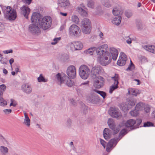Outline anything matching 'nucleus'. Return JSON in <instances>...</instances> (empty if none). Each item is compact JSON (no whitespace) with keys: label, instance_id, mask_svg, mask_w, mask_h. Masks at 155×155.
Listing matches in <instances>:
<instances>
[{"label":"nucleus","instance_id":"f257e3e1","mask_svg":"<svg viewBox=\"0 0 155 155\" xmlns=\"http://www.w3.org/2000/svg\"><path fill=\"white\" fill-rule=\"evenodd\" d=\"M96 52L98 55L97 61L103 66H106L110 64L112 61L110 54L108 52V48L107 44H104L96 49Z\"/></svg>","mask_w":155,"mask_h":155},{"label":"nucleus","instance_id":"f03ea898","mask_svg":"<svg viewBox=\"0 0 155 155\" xmlns=\"http://www.w3.org/2000/svg\"><path fill=\"white\" fill-rule=\"evenodd\" d=\"M2 11L4 18L9 21H14L17 18V13L15 10L12 9L10 6H2Z\"/></svg>","mask_w":155,"mask_h":155},{"label":"nucleus","instance_id":"7ed1b4c3","mask_svg":"<svg viewBox=\"0 0 155 155\" xmlns=\"http://www.w3.org/2000/svg\"><path fill=\"white\" fill-rule=\"evenodd\" d=\"M52 19L48 16H44L38 19V25L39 28L44 30H47L51 26Z\"/></svg>","mask_w":155,"mask_h":155},{"label":"nucleus","instance_id":"20e7f679","mask_svg":"<svg viewBox=\"0 0 155 155\" xmlns=\"http://www.w3.org/2000/svg\"><path fill=\"white\" fill-rule=\"evenodd\" d=\"M90 74V70L88 67L85 65H81L79 69V74L83 79H86Z\"/></svg>","mask_w":155,"mask_h":155},{"label":"nucleus","instance_id":"39448f33","mask_svg":"<svg viewBox=\"0 0 155 155\" xmlns=\"http://www.w3.org/2000/svg\"><path fill=\"white\" fill-rule=\"evenodd\" d=\"M83 26L82 31L85 34H88L90 33L91 26V21L87 18H84L81 22Z\"/></svg>","mask_w":155,"mask_h":155},{"label":"nucleus","instance_id":"423d86ee","mask_svg":"<svg viewBox=\"0 0 155 155\" xmlns=\"http://www.w3.org/2000/svg\"><path fill=\"white\" fill-rule=\"evenodd\" d=\"M126 103H122L119 105L120 108L124 112L128 110L129 109L134 106L135 104V102L132 99H127V101Z\"/></svg>","mask_w":155,"mask_h":155},{"label":"nucleus","instance_id":"0eeeda50","mask_svg":"<svg viewBox=\"0 0 155 155\" xmlns=\"http://www.w3.org/2000/svg\"><path fill=\"white\" fill-rule=\"evenodd\" d=\"M67 78V76L64 73H59L56 74L55 79L58 83L61 85L65 83Z\"/></svg>","mask_w":155,"mask_h":155},{"label":"nucleus","instance_id":"6e6552de","mask_svg":"<svg viewBox=\"0 0 155 155\" xmlns=\"http://www.w3.org/2000/svg\"><path fill=\"white\" fill-rule=\"evenodd\" d=\"M109 113L112 117L119 119L121 118L122 115L121 113L116 108L112 107L109 110Z\"/></svg>","mask_w":155,"mask_h":155},{"label":"nucleus","instance_id":"1a4fd4ad","mask_svg":"<svg viewBox=\"0 0 155 155\" xmlns=\"http://www.w3.org/2000/svg\"><path fill=\"white\" fill-rule=\"evenodd\" d=\"M81 32L80 28L77 25H72L69 29V33L70 35L77 36L79 35Z\"/></svg>","mask_w":155,"mask_h":155},{"label":"nucleus","instance_id":"9d476101","mask_svg":"<svg viewBox=\"0 0 155 155\" xmlns=\"http://www.w3.org/2000/svg\"><path fill=\"white\" fill-rule=\"evenodd\" d=\"M104 80L103 78L99 76L96 77L94 80L93 85L96 88H100L104 85Z\"/></svg>","mask_w":155,"mask_h":155},{"label":"nucleus","instance_id":"9b49d317","mask_svg":"<svg viewBox=\"0 0 155 155\" xmlns=\"http://www.w3.org/2000/svg\"><path fill=\"white\" fill-rule=\"evenodd\" d=\"M70 49L72 51L81 49L83 47L82 44L80 41H74L69 45Z\"/></svg>","mask_w":155,"mask_h":155},{"label":"nucleus","instance_id":"f8f14e48","mask_svg":"<svg viewBox=\"0 0 155 155\" xmlns=\"http://www.w3.org/2000/svg\"><path fill=\"white\" fill-rule=\"evenodd\" d=\"M21 13L27 19H28V16L31 10L29 7L26 5H24L20 8Z\"/></svg>","mask_w":155,"mask_h":155},{"label":"nucleus","instance_id":"ddd939ff","mask_svg":"<svg viewBox=\"0 0 155 155\" xmlns=\"http://www.w3.org/2000/svg\"><path fill=\"white\" fill-rule=\"evenodd\" d=\"M117 142V139L114 138L111 139L107 145L106 150L107 152H110L112 148L115 146Z\"/></svg>","mask_w":155,"mask_h":155},{"label":"nucleus","instance_id":"4468645a","mask_svg":"<svg viewBox=\"0 0 155 155\" xmlns=\"http://www.w3.org/2000/svg\"><path fill=\"white\" fill-rule=\"evenodd\" d=\"M76 70L75 67L73 65L68 67V79H73L76 77Z\"/></svg>","mask_w":155,"mask_h":155},{"label":"nucleus","instance_id":"2eb2a0df","mask_svg":"<svg viewBox=\"0 0 155 155\" xmlns=\"http://www.w3.org/2000/svg\"><path fill=\"white\" fill-rule=\"evenodd\" d=\"M107 123L110 128L114 131V133L115 134H117L119 131V128L116 127L114 122L112 119H109Z\"/></svg>","mask_w":155,"mask_h":155},{"label":"nucleus","instance_id":"dca6fc26","mask_svg":"<svg viewBox=\"0 0 155 155\" xmlns=\"http://www.w3.org/2000/svg\"><path fill=\"white\" fill-rule=\"evenodd\" d=\"M29 31L33 34H38L40 32L39 26L35 24L30 25L29 27Z\"/></svg>","mask_w":155,"mask_h":155},{"label":"nucleus","instance_id":"f3484780","mask_svg":"<svg viewBox=\"0 0 155 155\" xmlns=\"http://www.w3.org/2000/svg\"><path fill=\"white\" fill-rule=\"evenodd\" d=\"M136 123L135 120L133 119H130L127 120L125 123H124V126L127 127H132L133 128H136L135 124Z\"/></svg>","mask_w":155,"mask_h":155},{"label":"nucleus","instance_id":"a211bd4d","mask_svg":"<svg viewBox=\"0 0 155 155\" xmlns=\"http://www.w3.org/2000/svg\"><path fill=\"white\" fill-rule=\"evenodd\" d=\"M110 51L113 60H116L118 54L117 50L114 48H110Z\"/></svg>","mask_w":155,"mask_h":155},{"label":"nucleus","instance_id":"6ab92c4d","mask_svg":"<svg viewBox=\"0 0 155 155\" xmlns=\"http://www.w3.org/2000/svg\"><path fill=\"white\" fill-rule=\"evenodd\" d=\"M23 91L27 94H30L31 92L32 88L30 85L28 84H23L21 87Z\"/></svg>","mask_w":155,"mask_h":155},{"label":"nucleus","instance_id":"aec40b11","mask_svg":"<svg viewBox=\"0 0 155 155\" xmlns=\"http://www.w3.org/2000/svg\"><path fill=\"white\" fill-rule=\"evenodd\" d=\"M128 94H130L135 96L140 94V91L138 89L130 88L128 89Z\"/></svg>","mask_w":155,"mask_h":155},{"label":"nucleus","instance_id":"412c9836","mask_svg":"<svg viewBox=\"0 0 155 155\" xmlns=\"http://www.w3.org/2000/svg\"><path fill=\"white\" fill-rule=\"evenodd\" d=\"M111 135V132L110 130L107 128H105L103 132V135L104 138L106 140L110 138Z\"/></svg>","mask_w":155,"mask_h":155},{"label":"nucleus","instance_id":"4be33fe9","mask_svg":"<svg viewBox=\"0 0 155 155\" xmlns=\"http://www.w3.org/2000/svg\"><path fill=\"white\" fill-rule=\"evenodd\" d=\"M143 48L146 51L153 53H155V46L153 45H148L144 46Z\"/></svg>","mask_w":155,"mask_h":155},{"label":"nucleus","instance_id":"5701e85b","mask_svg":"<svg viewBox=\"0 0 155 155\" xmlns=\"http://www.w3.org/2000/svg\"><path fill=\"white\" fill-rule=\"evenodd\" d=\"M40 14L38 12L33 13L31 18V21L32 22H34L37 20L38 18L40 16Z\"/></svg>","mask_w":155,"mask_h":155},{"label":"nucleus","instance_id":"b1692460","mask_svg":"<svg viewBox=\"0 0 155 155\" xmlns=\"http://www.w3.org/2000/svg\"><path fill=\"white\" fill-rule=\"evenodd\" d=\"M24 115L25 118L23 124L28 127H29L30 125V120L25 112L24 113Z\"/></svg>","mask_w":155,"mask_h":155},{"label":"nucleus","instance_id":"393cba45","mask_svg":"<svg viewBox=\"0 0 155 155\" xmlns=\"http://www.w3.org/2000/svg\"><path fill=\"white\" fill-rule=\"evenodd\" d=\"M8 149L6 147L3 146L0 147V151L2 155H6L8 152Z\"/></svg>","mask_w":155,"mask_h":155},{"label":"nucleus","instance_id":"a878e982","mask_svg":"<svg viewBox=\"0 0 155 155\" xmlns=\"http://www.w3.org/2000/svg\"><path fill=\"white\" fill-rule=\"evenodd\" d=\"M121 17L120 16H118L114 18L112 21V23L116 25H119L121 22Z\"/></svg>","mask_w":155,"mask_h":155},{"label":"nucleus","instance_id":"bb28decb","mask_svg":"<svg viewBox=\"0 0 155 155\" xmlns=\"http://www.w3.org/2000/svg\"><path fill=\"white\" fill-rule=\"evenodd\" d=\"M2 93L0 92V106H5L7 105V102L2 97Z\"/></svg>","mask_w":155,"mask_h":155},{"label":"nucleus","instance_id":"cd10ccee","mask_svg":"<svg viewBox=\"0 0 155 155\" xmlns=\"http://www.w3.org/2000/svg\"><path fill=\"white\" fill-rule=\"evenodd\" d=\"M58 4L59 6L65 7L67 5V0H58Z\"/></svg>","mask_w":155,"mask_h":155},{"label":"nucleus","instance_id":"c85d7f7f","mask_svg":"<svg viewBox=\"0 0 155 155\" xmlns=\"http://www.w3.org/2000/svg\"><path fill=\"white\" fill-rule=\"evenodd\" d=\"M77 10L82 16L84 17L87 16V12L84 9H83L82 8L78 7Z\"/></svg>","mask_w":155,"mask_h":155},{"label":"nucleus","instance_id":"c756f323","mask_svg":"<svg viewBox=\"0 0 155 155\" xmlns=\"http://www.w3.org/2000/svg\"><path fill=\"white\" fill-rule=\"evenodd\" d=\"M112 80L114 81V84H118L119 77L118 74H115L114 76L111 77Z\"/></svg>","mask_w":155,"mask_h":155},{"label":"nucleus","instance_id":"7c9ffc66","mask_svg":"<svg viewBox=\"0 0 155 155\" xmlns=\"http://www.w3.org/2000/svg\"><path fill=\"white\" fill-rule=\"evenodd\" d=\"M144 104L142 103H139L137 104L135 107V109L138 111L142 110L143 109Z\"/></svg>","mask_w":155,"mask_h":155},{"label":"nucleus","instance_id":"2f4dec72","mask_svg":"<svg viewBox=\"0 0 155 155\" xmlns=\"http://www.w3.org/2000/svg\"><path fill=\"white\" fill-rule=\"evenodd\" d=\"M127 61L122 59L121 58H119V59L117 62V65L120 66H123L125 64Z\"/></svg>","mask_w":155,"mask_h":155},{"label":"nucleus","instance_id":"473e14b6","mask_svg":"<svg viewBox=\"0 0 155 155\" xmlns=\"http://www.w3.org/2000/svg\"><path fill=\"white\" fill-rule=\"evenodd\" d=\"M118 84H112L110 88L109 92L111 94L114 90L117 88Z\"/></svg>","mask_w":155,"mask_h":155},{"label":"nucleus","instance_id":"72a5a7b5","mask_svg":"<svg viewBox=\"0 0 155 155\" xmlns=\"http://www.w3.org/2000/svg\"><path fill=\"white\" fill-rule=\"evenodd\" d=\"M38 81L39 82H46L48 81V80L47 79H45L41 74L40 75L39 77L38 78Z\"/></svg>","mask_w":155,"mask_h":155},{"label":"nucleus","instance_id":"f704fd0d","mask_svg":"<svg viewBox=\"0 0 155 155\" xmlns=\"http://www.w3.org/2000/svg\"><path fill=\"white\" fill-rule=\"evenodd\" d=\"M112 12L113 15L115 16H118L122 14L120 10H118L117 8H116L113 9Z\"/></svg>","mask_w":155,"mask_h":155},{"label":"nucleus","instance_id":"c9c22d12","mask_svg":"<svg viewBox=\"0 0 155 155\" xmlns=\"http://www.w3.org/2000/svg\"><path fill=\"white\" fill-rule=\"evenodd\" d=\"M95 50H96L95 47L91 48L87 50L86 51V53L87 54L92 55L93 54Z\"/></svg>","mask_w":155,"mask_h":155},{"label":"nucleus","instance_id":"e433bc0d","mask_svg":"<svg viewBox=\"0 0 155 155\" xmlns=\"http://www.w3.org/2000/svg\"><path fill=\"white\" fill-rule=\"evenodd\" d=\"M102 4L106 7H110L111 6V4L108 0H105L102 2Z\"/></svg>","mask_w":155,"mask_h":155},{"label":"nucleus","instance_id":"4c0bfd02","mask_svg":"<svg viewBox=\"0 0 155 155\" xmlns=\"http://www.w3.org/2000/svg\"><path fill=\"white\" fill-rule=\"evenodd\" d=\"M71 20L77 24L79 23V18L76 15H73L72 16Z\"/></svg>","mask_w":155,"mask_h":155},{"label":"nucleus","instance_id":"58836bf2","mask_svg":"<svg viewBox=\"0 0 155 155\" xmlns=\"http://www.w3.org/2000/svg\"><path fill=\"white\" fill-rule=\"evenodd\" d=\"M130 64L129 66L126 69L127 71H132L134 70L135 68V66L134 64L133 63L132 61L130 60Z\"/></svg>","mask_w":155,"mask_h":155},{"label":"nucleus","instance_id":"ea45409f","mask_svg":"<svg viewBox=\"0 0 155 155\" xmlns=\"http://www.w3.org/2000/svg\"><path fill=\"white\" fill-rule=\"evenodd\" d=\"M6 88V86L5 84H2L0 85V92L2 93V95L3 92L5 91Z\"/></svg>","mask_w":155,"mask_h":155},{"label":"nucleus","instance_id":"a19ab883","mask_svg":"<svg viewBox=\"0 0 155 155\" xmlns=\"http://www.w3.org/2000/svg\"><path fill=\"white\" fill-rule=\"evenodd\" d=\"M119 58H121L122 59L127 60V57L126 54L123 52H121L120 54Z\"/></svg>","mask_w":155,"mask_h":155},{"label":"nucleus","instance_id":"79ce46f5","mask_svg":"<svg viewBox=\"0 0 155 155\" xmlns=\"http://www.w3.org/2000/svg\"><path fill=\"white\" fill-rule=\"evenodd\" d=\"M94 91L98 94H100L104 98L106 96L105 92L102 91H99L97 90H94Z\"/></svg>","mask_w":155,"mask_h":155},{"label":"nucleus","instance_id":"37998d69","mask_svg":"<svg viewBox=\"0 0 155 155\" xmlns=\"http://www.w3.org/2000/svg\"><path fill=\"white\" fill-rule=\"evenodd\" d=\"M143 107L146 112L148 113L150 112V108L148 105L144 104Z\"/></svg>","mask_w":155,"mask_h":155},{"label":"nucleus","instance_id":"c03bdc74","mask_svg":"<svg viewBox=\"0 0 155 155\" xmlns=\"http://www.w3.org/2000/svg\"><path fill=\"white\" fill-rule=\"evenodd\" d=\"M138 111L135 109L133 111H130V115L133 116H136L139 114Z\"/></svg>","mask_w":155,"mask_h":155},{"label":"nucleus","instance_id":"a18cd8bd","mask_svg":"<svg viewBox=\"0 0 155 155\" xmlns=\"http://www.w3.org/2000/svg\"><path fill=\"white\" fill-rule=\"evenodd\" d=\"M61 38L60 37L56 38H54L52 42L51 43V44L52 45H56L58 42L61 40Z\"/></svg>","mask_w":155,"mask_h":155},{"label":"nucleus","instance_id":"49530a36","mask_svg":"<svg viewBox=\"0 0 155 155\" xmlns=\"http://www.w3.org/2000/svg\"><path fill=\"white\" fill-rule=\"evenodd\" d=\"M11 103L10 104V106H13L14 107H15L17 105L16 101L14 100L11 99Z\"/></svg>","mask_w":155,"mask_h":155},{"label":"nucleus","instance_id":"de8ad7c7","mask_svg":"<svg viewBox=\"0 0 155 155\" xmlns=\"http://www.w3.org/2000/svg\"><path fill=\"white\" fill-rule=\"evenodd\" d=\"M153 123L149 121L147 122L144 123L143 124V126L144 127H148L150 126H153Z\"/></svg>","mask_w":155,"mask_h":155},{"label":"nucleus","instance_id":"09e8293b","mask_svg":"<svg viewBox=\"0 0 155 155\" xmlns=\"http://www.w3.org/2000/svg\"><path fill=\"white\" fill-rule=\"evenodd\" d=\"M4 29V24L3 23L0 22V32L3 31Z\"/></svg>","mask_w":155,"mask_h":155},{"label":"nucleus","instance_id":"8fccbe9b","mask_svg":"<svg viewBox=\"0 0 155 155\" xmlns=\"http://www.w3.org/2000/svg\"><path fill=\"white\" fill-rule=\"evenodd\" d=\"M94 3L92 1H89L87 3V6L88 7L91 8H93L94 7Z\"/></svg>","mask_w":155,"mask_h":155},{"label":"nucleus","instance_id":"3c124183","mask_svg":"<svg viewBox=\"0 0 155 155\" xmlns=\"http://www.w3.org/2000/svg\"><path fill=\"white\" fill-rule=\"evenodd\" d=\"M136 123L135 124L136 125V128L138 127V126L142 122V120L140 119H139L137 120L136 121Z\"/></svg>","mask_w":155,"mask_h":155},{"label":"nucleus","instance_id":"603ef678","mask_svg":"<svg viewBox=\"0 0 155 155\" xmlns=\"http://www.w3.org/2000/svg\"><path fill=\"white\" fill-rule=\"evenodd\" d=\"M21 0L23 3H24L25 4H27L28 5H30L31 2L32 1V0Z\"/></svg>","mask_w":155,"mask_h":155},{"label":"nucleus","instance_id":"864d4df0","mask_svg":"<svg viewBox=\"0 0 155 155\" xmlns=\"http://www.w3.org/2000/svg\"><path fill=\"white\" fill-rule=\"evenodd\" d=\"M4 112L6 114H8L11 113L12 112L11 109H5L3 110Z\"/></svg>","mask_w":155,"mask_h":155},{"label":"nucleus","instance_id":"5fc2aeb1","mask_svg":"<svg viewBox=\"0 0 155 155\" xmlns=\"http://www.w3.org/2000/svg\"><path fill=\"white\" fill-rule=\"evenodd\" d=\"M100 142L101 144L103 146L104 148H105V142L101 139H100Z\"/></svg>","mask_w":155,"mask_h":155},{"label":"nucleus","instance_id":"6e6d98bb","mask_svg":"<svg viewBox=\"0 0 155 155\" xmlns=\"http://www.w3.org/2000/svg\"><path fill=\"white\" fill-rule=\"evenodd\" d=\"M12 52L13 51L12 49L5 50L3 51V52L5 54H8V53H12Z\"/></svg>","mask_w":155,"mask_h":155},{"label":"nucleus","instance_id":"4d7b16f0","mask_svg":"<svg viewBox=\"0 0 155 155\" xmlns=\"http://www.w3.org/2000/svg\"><path fill=\"white\" fill-rule=\"evenodd\" d=\"M74 82L72 80L70 79L68 81V87H71L74 84Z\"/></svg>","mask_w":155,"mask_h":155},{"label":"nucleus","instance_id":"13d9d810","mask_svg":"<svg viewBox=\"0 0 155 155\" xmlns=\"http://www.w3.org/2000/svg\"><path fill=\"white\" fill-rule=\"evenodd\" d=\"M126 131L127 130L126 129H123L121 131L120 133L121 135H124L126 134Z\"/></svg>","mask_w":155,"mask_h":155},{"label":"nucleus","instance_id":"bf43d9fd","mask_svg":"<svg viewBox=\"0 0 155 155\" xmlns=\"http://www.w3.org/2000/svg\"><path fill=\"white\" fill-rule=\"evenodd\" d=\"M0 61L1 63L3 64H6V60L4 59L3 58H2L0 60Z\"/></svg>","mask_w":155,"mask_h":155},{"label":"nucleus","instance_id":"052dcab7","mask_svg":"<svg viewBox=\"0 0 155 155\" xmlns=\"http://www.w3.org/2000/svg\"><path fill=\"white\" fill-rule=\"evenodd\" d=\"M132 15V14L131 13L127 12L125 13V15L128 18L131 16Z\"/></svg>","mask_w":155,"mask_h":155},{"label":"nucleus","instance_id":"680f3d73","mask_svg":"<svg viewBox=\"0 0 155 155\" xmlns=\"http://www.w3.org/2000/svg\"><path fill=\"white\" fill-rule=\"evenodd\" d=\"M70 145L71 147V149L73 150H74L75 149V147H74L73 145V142H71L70 143Z\"/></svg>","mask_w":155,"mask_h":155},{"label":"nucleus","instance_id":"e2e57ef3","mask_svg":"<svg viewBox=\"0 0 155 155\" xmlns=\"http://www.w3.org/2000/svg\"><path fill=\"white\" fill-rule=\"evenodd\" d=\"M14 62V59L13 58H12L10 59L9 60V63L11 65V67L12 68V64Z\"/></svg>","mask_w":155,"mask_h":155},{"label":"nucleus","instance_id":"0e129e2a","mask_svg":"<svg viewBox=\"0 0 155 155\" xmlns=\"http://www.w3.org/2000/svg\"><path fill=\"white\" fill-rule=\"evenodd\" d=\"M3 73L5 74H8V72L7 70L5 68L3 69Z\"/></svg>","mask_w":155,"mask_h":155},{"label":"nucleus","instance_id":"69168bd1","mask_svg":"<svg viewBox=\"0 0 155 155\" xmlns=\"http://www.w3.org/2000/svg\"><path fill=\"white\" fill-rule=\"evenodd\" d=\"M126 42L128 44H130L131 43V40L130 38H129L128 39L126 40Z\"/></svg>","mask_w":155,"mask_h":155},{"label":"nucleus","instance_id":"338daca9","mask_svg":"<svg viewBox=\"0 0 155 155\" xmlns=\"http://www.w3.org/2000/svg\"><path fill=\"white\" fill-rule=\"evenodd\" d=\"M60 14L63 16H65L67 15V13H63L62 12H60Z\"/></svg>","mask_w":155,"mask_h":155},{"label":"nucleus","instance_id":"774afa93","mask_svg":"<svg viewBox=\"0 0 155 155\" xmlns=\"http://www.w3.org/2000/svg\"><path fill=\"white\" fill-rule=\"evenodd\" d=\"M15 72L16 73V74H17L18 72V71H19V68H16L15 69Z\"/></svg>","mask_w":155,"mask_h":155}]
</instances>
